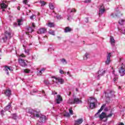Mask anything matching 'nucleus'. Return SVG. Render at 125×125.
<instances>
[{"label":"nucleus","mask_w":125,"mask_h":125,"mask_svg":"<svg viewBox=\"0 0 125 125\" xmlns=\"http://www.w3.org/2000/svg\"><path fill=\"white\" fill-rule=\"evenodd\" d=\"M95 117H96V118L99 117L100 118V120H101V121H102L103 119H105V118H106V113L105 112H102L100 115L99 113L96 116L95 115Z\"/></svg>","instance_id":"nucleus-4"},{"label":"nucleus","mask_w":125,"mask_h":125,"mask_svg":"<svg viewBox=\"0 0 125 125\" xmlns=\"http://www.w3.org/2000/svg\"><path fill=\"white\" fill-rule=\"evenodd\" d=\"M4 94L6 96H10L11 95V90L10 89L5 90Z\"/></svg>","instance_id":"nucleus-14"},{"label":"nucleus","mask_w":125,"mask_h":125,"mask_svg":"<svg viewBox=\"0 0 125 125\" xmlns=\"http://www.w3.org/2000/svg\"><path fill=\"white\" fill-rule=\"evenodd\" d=\"M97 101V100H96V99H95V98H90V99L88 100V103L89 104L90 103H96V102Z\"/></svg>","instance_id":"nucleus-17"},{"label":"nucleus","mask_w":125,"mask_h":125,"mask_svg":"<svg viewBox=\"0 0 125 125\" xmlns=\"http://www.w3.org/2000/svg\"><path fill=\"white\" fill-rule=\"evenodd\" d=\"M63 116H64V117H66L67 118H70V116L71 115H70V113H69L68 112H65L63 114Z\"/></svg>","instance_id":"nucleus-29"},{"label":"nucleus","mask_w":125,"mask_h":125,"mask_svg":"<svg viewBox=\"0 0 125 125\" xmlns=\"http://www.w3.org/2000/svg\"><path fill=\"white\" fill-rule=\"evenodd\" d=\"M73 101H71V99H69L68 101V103H69V104H72L71 102H72Z\"/></svg>","instance_id":"nucleus-50"},{"label":"nucleus","mask_w":125,"mask_h":125,"mask_svg":"<svg viewBox=\"0 0 125 125\" xmlns=\"http://www.w3.org/2000/svg\"><path fill=\"white\" fill-rule=\"evenodd\" d=\"M47 25L50 28H54L55 24L53 22H48Z\"/></svg>","instance_id":"nucleus-22"},{"label":"nucleus","mask_w":125,"mask_h":125,"mask_svg":"<svg viewBox=\"0 0 125 125\" xmlns=\"http://www.w3.org/2000/svg\"><path fill=\"white\" fill-rule=\"evenodd\" d=\"M84 2L86 3L91 2V0H85V1H84Z\"/></svg>","instance_id":"nucleus-44"},{"label":"nucleus","mask_w":125,"mask_h":125,"mask_svg":"<svg viewBox=\"0 0 125 125\" xmlns=\"http://www.w3.org/2000/svg\"><path fill=\"white\" fill-rule=\"evenodd\" d=\"M48 33H49V34H50V35H52V36H55L54 31H53V30H50L49 31Z\"/></svg>","instance_id":"nucleus-31"},{"label":"nucleus","mask_w":125,"mask_h":125,"mask_svg":"<svg viewBox=\"0 0 125 125\" xmlns=\"http://www.w3.org/2000/svg\"><path fill=\"white\" fill-rule=\"evenodd\" d=\"M34 110H33V109H29L28 110V113H29V114H31V115H33V114L34 113Z\"/></svg>","instance_id":"nucleus-33"},{"label":"nucleus","mask_w":125,"mask_h":125,"mask_svg":"<svg viewBox=\"0 0 125 125\" xmlns=\"http://www.w3.org/2000/svg\"><path fill=\"white\" fill-rule=\"evenodd\" d=\"M106 107V104H104L103 105L101 106V108L98 110V112L96 113V114L95 115V116H97L98 114H99L101 111L103 110V109Z\"/></svg>","instance_id":"nucleus-13"},{"label":"nucleus","mask_w":125,"mask_h":125,"mask_svg":"<svg viewBox=\"0 0 125 125\" xmlns=\"http://www.w3.org/2000/svg\"><path fill=\"white\" fill-rule=\"evenodd\" d=\"M30 71L31 70H30V69H25L24 70V73H30Z\"/></svg>","instance_id":"nucleus-39"},{"label":"nucleus","mask_w":125,"mask_h":125,"mask_svg":"<svg viewBox=\"0 0 125 125\" xmlns=\"http://www.w3.org/2000/svg\"><path fill=\"white\" fill-rule=\"evenodd\" d=\"M110 42H111V44L115 43V39H114V37H112L110 38Z\"/></svg>","instance_id":"nucleus-34"},{"label":"nucleus","mask_w":125,"mask_h":125,"mask_svg":"<svg viewBox=\"0 0 125 125\" xmlns=\"http://www.w3.org/2000/svg\"><path fill=\"white\" fill-rule=\"evenodd\" d=\"M47 32V29L45 28H41L38 30L37 31V33L42 34H45Z\"/></svg>","instance_id":"nucleus-6"},{"label":"nucleus","mask_w":125,"mask_h":125,"mask_svg":"<svg viewBox=\"0 0 125 125\" xmlns=\"http://www.w3.org/2000/svg\"><path fill=\"white\" fill-rule=\"evenodd\" d=\"M67 74V75H69V77H71V73H70V72L68 71Z\"/></svg>","instance_id":"nucleus-53"},{"label":"nucleus","mask_w":125,"mask_h":125,"mask_svg":"<svg viewBox=\"0 0 125 125\" xmlns=\"http://www.w3.org/2000/svg\"><path fill=\"white\" fill-rule=\"evenodd\" d=\"M18 10H20V6H18Z\"/></svg>","instance_id":"nucleus-59"},{"label":"nucleus","mask_w":125,"mask_h":125,"mask_svg":"<svg viewBox=\"0 0 125 125\" xmlns=\"http://www.w3.org/2000/svg\"><path fill=\"white\" fill-rule=\"evenodd\" d=\"M72 31V28L70 27H66L64 29V33H70Z\"/></svg>","instance_id":"nucleus-18"},{"label":"nucleus","mask_w":125,"mask_h":125,"mask_svg":"<svg viewBox=\"0 0 125 125\" xmlns=\"http://www.w3.org/2000/svg\"><path fill=\"white\" fill-rule=\"evenodd\" d=\"M60 74H63L64 75L66 74V72H64V71H63V70L62 69L60 70Z\"/></svg>","instance_id":"nucleus-38"},{"label":"nucleus","mask_w":125,"mask_h":125,"mask_svg":"<svg viewBox=\"0 0 125 125\" xmlns=\"http://www.w3.org/2000/svg\"><path fill=\"white\" fill-rule=\"evenodd\" d=\"M69 113L71 115H73V110L72 109V108L69 109Z\"/></svg>","instance_id":"nucleus-45"},{"label":"nucleus","mask_w":125,"mask_h":125,"mask_svg":"<svg viewBox=\"0 0 125 125\" xmlns=\"http://www.w3.org/2000/svg\"><path fill=\"white\" fill-rule=\"evenodd\" d=\"M49 6L50 9H52L53 10L54 9V6L53 5V4L52 3H50L49 4Z\"/></svg>","instance_id":"nucleus-32"},{"label":"nucleus","mask_w":125,"mask_h":125,"mask_svg":"<svg viewBox=\"0 0 125 125\" xmlns=\"http://www.w3.org/2000/svg\"><path fill=\"white\" fill-rule=\"evenodd\" d=\"M32 27H33V28H35V27H36V25L34 23H32Z\"/></svg>","instance_id":"nucleus-55"},{"label":"nucleus","mask_w":125,"mask_h":125,"mask_svg":"<svg viewBox=\"0 0 125 125\" xmlns=\"http://www.w3.org/2000/svg\"><path fill=\"white\" fill-rule=\"evenodd\" d=\"M98 77H100V76H103V75H104V74H105V70H103V69H101L100 70H99L98 72Z\"/></svg>","instance_id":"nucleus-15"},{"label":"nucleus","mask_w":125,"mask_h":125,"mask_svg":"<svg viewBox=\"0 0 125 125\" xmlns=\"http://www.w3.org/2000/svg\"><path fill=\"white\" fill-rule=\"evenodd\" d=\"M56 18L58 19V20H59V19H61L62 17H61V16L60 15H57L56 16Z\"/></svg>","instance_id":"nucleus-41"},{"label":"nucleus","mask_w":125,"mask_h":125,"mask_svg":"<svg viewBox=\"0 0 125 125\" xmlns=\"http://www.w3.org/2000/svg\"><path fill=\"white\" fill-rule=\"evenodd\" d=\"M72 104H80V103H83L82 100L78 98H75L74 99L72 102L70 103Z\"/></svg>","instance_id":"nucleus-5"},{"label":"nucleus","mask_w":125,"mask_h":125,"mask_svg":"<svg viewBox=\"0 0 125 125\" xmlns=\"http://www.w3.org/2000/svg\"><path fill=\"white\" fill-rule=\"evenodd\" d=\"M55 80H56V81H58L59 82V83H60L61 84H63V83H64V80H63V79H59L58 78H55Z\"/></svg>","instance_id":"nucleus-20"},{"label":"nucleus","mask_w":125,"mask_h":125,"mask_svg":"<svg viewBox=\"0 0 125 125\" xmlns=\"http://www.w3.org/2000/svg\"><path fill=\"white\" fill-rule=\"evenodd\" d=\"M76 91H79V90L78 89V88H76Z\"/></svg>","instance_id":"nucleus-61"},{"label":"nucleus","mask_w":125,"mask_h":125,"mask_svg":"<svg viewBox=\"0 0 125 125\" xmlns=\"http://www.w3.org/2000/svg\"><path fill=\"white\" fill-rule=\"evenodd\" d=\"M123 15H124V14H123V13H122V12H121L120 11H118L117 13H116V15H115V16H116L117 17H120V16H123Z\"/></svg>","instance_id":"nucleus-23"},{"label":"nucleus","mask_w":125,"mask_h":125,"mask_svg":"<svg viewBox=\"0 0 125 125\" xmlns=\"http://www.w3.org/2000/svg\"><path fill=\"white\" fill-rule=\"evenodd\" d=\"M34 17H35V15H32L30 17V19H31V20L34 19Z\"/></svg>","instance_id":"nucleus-48"},{"label":"nucleus","mask_w":125,"mask_h":125,"mask_svg":"<svg viewBox=\"0 0 125 125\" xmlns=\"http://www.w3.org/2000/svg\"><path fill=\"white\" fill-rule=\"evenodd\" d=\"M123 60V59L122 58H120V62H122V61Z\"/></svg>","instance_id":"nucleus-58"},{"label":"nucleus","mask_w":125,"mask_h":125,"mask_svg":"<svg viewBox=\"0 0 125 125\" xmlns=\"http://www.w3.org/2000/svg\"><path fill=\"white\" fill-rule=\"evenodd\" d=\"M13 118L14 120H16V119H17V115H16V114H13Z\"/></svg>","instance_id":"nucleus-40"},{"label":"nucleus","mask_w":125,"mask_h":125,"mask_svg":"<svg viewBox=\"0 0 125 125\" xmlns=\"http://www.w3.org/2000/svg\"><path fill=\"white\" fill-rule=\"evenodd\" d=\"M0 6L1 9H5V8H7V6H8V5L3 2L0 3Z\"/></svg>","instance_id":"nucleus-16"},{"label":"nucleus","mask_w":125,"mask_h":125,"mask_svg":"<svg viewBox=\"0 0 125 125\" xmlns=\"http://www.w3.org/2000/svg\"><path fill=\"white\" fill-rule=\"evenodd\" d=\"M67 20H68V21L70 20V18L68 17V18H67Z\"/></svg>","instance_id":"nucleus-64"},{"label":"nucleus","mask_w":125,"mask_h":125,"mask_svg":"<svg viewBox=\"0 0 125 125\" xmlns=\"http://www.w3.org/2000/svg\"><path fill=\"white\" fill-rule=\"evenodd\" d=\"M44 38H46V39H47V36L45 35L44 36L43 38L44 39Z\"/></svg>","instance_id":"nucleus-57"},{"label":"nucleus","mask_w":125,"mask_h":125,"mask_svg":"<svg viewBox=\"0 0 125 125\" xmlns=\"http://www.w3.org/2000/svg\"><path fill=\"white\" fill-rule=\"evenodd\" d=\"M111 62V53H109L107 56V60L105 61V64L109 65Z\"/></svg>","instance_id":"nucleus-8"},{"label":"nucleus","mask_w":125,"mask_h":125,"mask_svg":"<svg viewBox=\"0 0 125 125\" xmlns=\"http://www.w3.org/2000/svg\"><path fill=\"white\" fill-rule=\"evenodd\" d=\"M28 32H26V35H28V34H29V33H32V32H33L34 30H33V29L31 28V27H29V28H28Z\"/></svg>","instance_id":"nucleus-28"},{"label":"nucleus","mask_w":125,"mask_h":125,"mask_svg":"<svg viewBox=\"0 0 125 125\" xmlns=\"http://www.w3.org/2000/svg\"><path fill=\"white\" fill-rule=\"evenodd\" d=\"M113 116V113H110V114L108 115H106V119L105 120H104V122H107L108 119H107V118H110L111 117H112Z\"/></svg>","instance_id":"nucleus-26"},{"label":"nucleus","mask_w":125,"mask_h":125,"mask_svg":"<svg viewBox=\"0 0 125 125\" xmlns=\"http://www.w3.org/2000/svg\"><path fill=\"white\" fill-rule=\"evenodd\" d=\"M89 104H90V109H94V108H95L96 105H95V103H90Z\"/></svg>","instance_id":"nucleus-25"},{"label":"nucleus","mask_w":125,"mask_h":125,"mask_svg":"<svg viewBox=\"0 0 125 125\" xmlns=\"http://www.w3.org/2000/svg\"><path fill=\"white\" fill-rule=\"evenodd\" d=\"M17 22L18 26H20V25H21V23H20L22 22V20H18Z\"/></svg>","instance_id":"nucleus-37"},{"label":"nucleus","mask_w":125,"mask_h":125,"mask_svg":"<svg viewBox=\"0 0 125 125\" xmlns=\"http://www.w3.org/2000/svg\"><path fill=\"white\" fill-rule=\"evenodd\" d=\"M119 73L121 77H123L125 74V62H123L121 63V66L119 69Z\"/></svg>","instance_id":"nucleus-2"},{"label":"nucleus","mask_w":125,"mask_h":125,"mask_svg":"<svg viewBox=\"0 0 125 125\" xmlns=\"http://www.w3.org/2000/svg\"><path fill=\"white\" fill-rule=\"evenodd\" d=\"M104 12H105V9H100L99 14V15H102Z\"/></svg>","instance_id":"nucleus-24"},{"label":"nucleus","mask_w":125,"mask_h":125,"mask_svg":"<svg viewBox=\"0 0 125 125\" xmlns=\"http://www.w3.org/2000/svg\"><path fill=\"white\" fill-rule=\"evenodd\" d=\"M53 94H54V95H55L56 94H57V92H56L55 91H54V92H53Z\"/></svg>","instance_id":"nucleus-54"},{"label":"nucleus","mask_w":125,"mask_h":125,"mask_svg":"<svg viewBox=\"0 0 125 125\" xmlns=\"http://www.w3.org/2000/svg\"><path fill=\"white\" fill-rule=\"evenodd\" d=\"M23 3H24V4H27L28 3V0H23L22 1Z\"/></svg>","instance_id":"nucleus-43"},{"label":"nucleus","mask_w":125,"mask_h":125,"mask_svg":"<svg viewBox=\"0 0 125 125\" xmlns=\"http://www.w3.org/2000/svg\"><path fill=\"white\" fill-rule=\"evenodd\" d=\"M88 56H89V53H86L84 55V56H83V59L84 60H86V59H87V57H88Z\"/></svg>","instance_id":"nucleus-30"},{"label":"nucleus","mask_w":125,"mask_h":125,"mask_svg":"<svg viewBox=\"0 0 125 125\" xmlns=\"http://www.w3.org/2000/svg\"><path fill=\"white\" fill-rule=\"evenodd\" d=\"M10 39H11V33L8 31H5L4 33V37L2 38L3 42H6L7 40H10Z\"/></svg>","instance_id":"nucleus-1"},{"label":"nucleus","mask_w":125,"mask_h":125,"mask_svg":"<svg viewBox=\"0 0 125 125\" xmlns=\"http://www.w3.org/2000/svg\"><path fill=\"white\" fill-rule=\"evenodd\" d=\"M74 125H81V124H83V118H81L79 119H78L77 120H75Z\"/></svg>","instance_id":"nucleus-9"},{"label":"nucleus","mask_w":125,"mask_h":125,"mask_svg":"<svg viewBox=\"0 0 125 125\" xmlns=\"http://www.w3.org/2000/svg\"><path fill=\"white\" fill-rule=\"evenodd\" d=\"M19 62L20 65H21V66H22V67H26V66H27V63H26V62H25V61L24 60L20 59L19 60Z\"/></svg>","instance_id":"nucleus-7"},{"label":"nucleus","mask_w":125,"mask_h":125,"mask_svg":"<svg viewBox=\"0 0 125 125\" xmlns=\"http://www.w3.org/2000/svg\"><path fill=\"white\" fill-rule=\"evenodd\" d=\"M2 9V11H5V10H4V9Z\"/></svg>","instance_id":"nucleus-63"},{"label":"nucleus","mask_w":125,"mask_h":125,"mask_svg":"<svg viewBox=\"0 0 125 125\" xmlns=\"http://www.w3.org/2000/svg\"><path fill=\"white\" fill-rule=\"evenodd\" d=\"M62 62H65L66 64H67V62L66 61V60L65 59H62Z\"/></svg>","instance_id":"nucleus-46"},{"label":"nucleus","mask_w":125,"mask_h":125,"mask_svg":"<svg viewBox=\"0 0 125 125\" xmlns=\"http://www.w3.org/2000/svg\"><path fill=\"white\" fill-rule=\"evenodd\" d=\"M4 67V70L5 71V72H6L7 75H9V72H8V70L9 71H12V70H11L10 67L7 65H5Z\"/></svg>","instance_id":"nucleus-10"},{"label":"nucleus","mask_w":125,"mask_h":125,"mask_svg":"<svg viewBox=\"0 0 125 125\" xmlns=\"http://www.w3.org/2000/svg\"><path fill=\"white\" fill-rule=\"evenodd\" d=\"M40 120L42 123H43V122H45L46 121V116L44 115H42V117H40Z\"/></svg>","instance_id":"nucleus-21"},{"label":"nucleus","mask_w":125,"mask_h":125,"mask_svg":"<svg viewBox=\"0 0 125 125\" xmlns=\"http://www.w3.org/2000/svg\"><path fill=\"white\" fill-rule=\"evenodd\" d=\"M26 5H28V6H29V7H30V6H31V5H30V4H26Z\"/></svg>","instance_id":"nucleus-62"},{"label":"nucleus","mask_w":125,"mask_h":125,"mask_svg":"<svg viewBox=\"0 0 125 125\" xmlns=\"http://www.w3.org/2000/svg\"><path fill=\"white\" fill-rule=\"evenodd\" d=\"M44 83H46V84H48V83H49L48 82H47L45 81H44Z\"/></svg>","instance_id":"nucleus-56"},{"label":"nucleus","mask_w":125,"mask_h":125,"mask_svg":"<svg viewBox=\"0 0 125 125\" xmlns=\"http://www.w3.org/2000/svg\"><path fill=\"white\" fill-rule=\"evenodd\" d=\"M44 70H45L44 68H42L40 71L39 72H38V76H42V72H44Z\"/></svg>","instance_id":"nucleus-27"},{"label":"nucleus","mask_w":125,"mask_h":125,"mask_svg":"<svg viewBox=\"0 0 125 125\" xmlns=\"http://www.w3.org/2000/svg\"><path fill=\"white\" fill-rule=\"evenodd\" d=\"M77 12V10H76V9H72V10L70 11V13H72L73 12Z\"/></svg>","instance_id":"nucleus-47"},{"label":"nucleus","mask_w":125,"mask_h":125,"mask_svg":"<svg viewBox=\"0 0 125 125\" xmlns=\"http://www.w3.org/2000/svg\"><path fill=\"white\" fill-rule=\"evenodd\" d=\"M116 15L117 14H114V13H112L110 15V16L112 17V18H116V17H117L116 16Z\"/></svg>","instance_id":"nucleus-36"},{"label":"nucleus","mask_w":125,"mask_h":125,"mask_svg":"<svg viewBox=\"0 0 125 125\" xmlns=\"http://www.w3.org/2000/svg\"><path fill=\"white\" fill-rule=\"evenodd\" d=\"M3 112H4L3 110H1V112H0V114H1V115L2 116L4 115V114H3Z\"/></svg>","instance_id":"nucleus-51"},{"label":"nucleus","mask_w":125,"mask_h":125,"mask_svg":"<svg viewBox=\"0 0 125 125\" xmlns=\"http://www.w3.org/2000/svg\"><path fill=\"white\" fill-rule=\"evenodd\" d=\"M117 80H118V77H114V78L113 79L114 82H116Z\"/></svg>","instance_id":"nucleus-49"},{"label":"nucleus","mask_w":125,"mask_h":125,"mask_svg":"<svg viewBox=\"0 0 125 125\" xmlns=\"http://www.w3.org/2000/svg\"><path fill=\"white\" fill-rule=\"evenodd\" d=\"M40 3L42 4V6H44L46 4V3L43 0H40Z\"/></svg>","instance_id":"nucleus-35"},{"label":"nucleus","mask_w":125,"mask_h":125,"mask_svg":"<svg viewBox=\"0 0 125 125\" xmlns=\"http://www.w3.org/2000/svg\"><path fill=\"white\" fill-rule=\"evenodd\" d=\"M72 94V92H69V96L71 95Z\"/></svg>","instance_id":"nucleus-60"},{"label":"nucleus","mask_w":125,"mask_h":125,"mask_svg":"<svg viewBox=\"0 0 125 125\" xmlns=\"http://www.w3.org/2000/svg\"><path fill=\"white\" fill-rule=\"evenodd\" d=\"M21 57H26V56L25 55H24V54H22L21 55Z\"/></svg>","instance_id":"nucleus-52"},{"label":"nucleus","mask_w":125,"mask_h":125,"mask_svg":"<svg viewBox=\"0 0 125 125\" xmlns=\"http://www.w3.org/2000/svg\"><path fill=\"white\" fill-rule=\"evenodd\" d=\"M57 104H60V102L63 100V99H62V97H61L60 95H57Z\"/></svg>","instance_id":"nucleus-12"},{"label":"nucleus","mask_w":125,"mask_h":125,"mask_svg":"<svg viewBox=\"0 0 125 125\" xmlns=\"http://www.w3.org/2000/svg\"><path fill=\"white\" fill-rule=\"evenodd\" d=\"M105 96L106 98H112V97H115V91L107 90L106 92H105Z\"/></svg>","instance_id":"nucleus-3"},{"label":"nucleus","mask_w":125,"mask_h":125,"mask_svg":"<svg viewBox=\"0 0 125 125\" xmlns=\"http://www.w3.org/2000/svg\"><path fill=\"white\" fill-rule=\"evenodd\" d=\"M12 102L8 104L5 107V111H8L11 108V104Z\"/></svg>","instance_id":"nucleus-19"},{"label":"nucleus","mask_w":125,"mask_h":125,"mask_svg":"<svg viewBox=\"0 0 125 125\" xmlns=\"http://www.w3.org/2000/svg\"><path fill=\"white\" fill-rule=\"evenodd\" d=\"M40 114H41V111H37L34 110L33 111V116L34 117H36V118H40Z\"/></svg>","instance_id":"nucleus-11"},{"label":"nucleus","mask_w":125,"mask_h":125,"mask_svg":"<svg viewBox=\"0 0 125 125\" xmlns=\"http://www.w3.org/2000/svg\"><path fill=\"white\" fill-rule=\"evenodd\" d=\"M123 22H125V20H121L119 21V23L121 25H122V23H123Z\"/></svg>","instance_id":"nucleus-42"}]
</instances>
